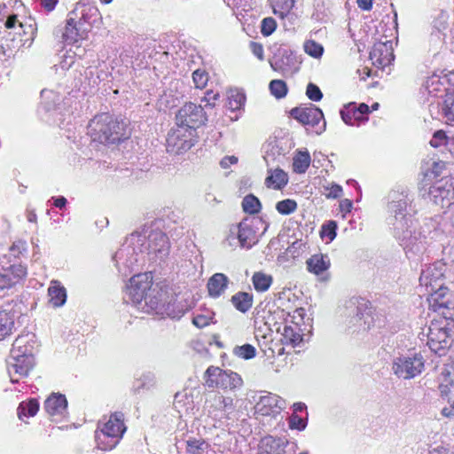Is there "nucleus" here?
Returning a JSON list of instances; mask_svg holds the SVG:
<instances>
[{
  "label": "nucleus",
  "mask_w": 454,
  "mask_h": 454,
  "mask_svg": "<svg viewBox=\"0 0 454 454\" xmlns=\"http://www.w3.org/2000/svg\"><path fill=\"white\" fill-rule=\"evenodd\" d=\"M44 410L51 418H63L67 413V401L64 395L51 394L44 402Z\"/></svg>",
  "instance_id": "393cba45"
},
{
  "label": "nucleus",
  "mask_w": 454,
  "mask_h": 454,
  "mask_svg": "<svg viewBox=\"0 0 454 454\" xmlns=\"http://www.w3.org/2000/svg\"><path fill=\"white\" fill-rule=\"evenodd\" d=\"M231 303L237 310L246 313L253 305V295L247 292H239L231 297Z\"/></svg>",
  "instance_id": "f704fd0d"
},
{
  "label": "nucleus",
  "mask_w": 454,
  "mask_h": 454,
  "mask_svg": "<svg viewBox=\"0 0 454 454\" xmlns=\"http://www.w3.org/2000/svg\"><path fill=\"white\" fill-rule=\"evenodd\" d=\"M62 37L64 42L67 44L74 43L82 38V35L79 32L77 22L74 18L69 17L67 19Z\"/></svg>",
  "instance_id": "72a5a7b5"
},
{
  "label": "nucleus",
  "mask_w": 454,
  "mask_h": 454,
  "mask_svg": "<svg viewBox=\"0 0 454 454\" xmlns=\"http://www.w3.org/2000/svg\"><path fill=\"white\" fill-rule=\"evenodd\" d=\"M452 366H443L438 378L439 390L442 397L445 398L450 406L442 408V414L446 418H454V381L451 378Z\"/></svg>",
  "instance_id": "2eb2a0df"
},
{
  "label": "nucleus",
  "mask_w": 454,
  "mask_h": 454,
  "mask_svg": "<svg viewBox=\"0 0 454 454\" xmlns=\"http://www.w3.org/2000/svg\"><path fill=\"white\" fill-rule=\"evenodd\" d=\"M427 199L435 205L442 207H449L454 203V185L449 182L439 181L428 188L427 193Z\"/></svg>",
  "instance_id": "6ab92c4d"
},
{
  "label": "nucleus",
  "mask_w": 454,
  "mask_h": 454,
  "mask_svg": "<svg viewBox=\"0 0 454 454\" xmlns=\"http://www.w3.org/2000/svg\"><path fill=\"white\" fill-rule=\"evenodd\" d=\"M192 81L196 88H204L208 82V74L205 70L197 69L192 73Z\"/></svg>",
  "instance_id": "de8ad7c7"
},
{
  "label": "nucleus",
  "mask_w": 454,
  "mask_h": 454,
  "mask_svg": "<svg viewBox=\"0 0 454 454\" xmlns=\"http://www.w3.org/2000/svg\"><path fill=\"white\" fill-rule=\"evenodd\" d=\"M311 159L309 152H299L294 157L293 168L295 173L303 174L309 167Z\"/></svg>",
  "instance_id": "4c0bfd02"
},
{
  "label": "nucleus",
  "mask_w": 454,
  "mask_h": 454,
  "mask_svg": "<svg viewBox=\"0 0 454 454\" xmlns=\"http://www.w3.org/2000/svg\"><path fill=\"white\" fill-rule=\"evenodd\" d=\"M86 79L88 80L89 86L95 88L98 85L100 81H102L104 78L101 77V75L98 74V71L97 68L89 67L85 71Z\"/></svg>",
  "instance_id": "8fccbe9b"
},
{
  "label": "nucleus",
  "mask_w": 454,
  "mask_h": 454,
  "mask_svg": "<svg viewBox=\"0 0 454 454\" xmlns=\"http://www.w3.org/2000/svg\"><path fill=\"white\" fill-rule=\"evenodd\" d=\"M427 454H454L452 451H450L448 449H445L443 447H435L429 450Z\"/></svg>",
  "instance_id": "774afa93"
},
{
  "label": "nucleus",
  "mask_w": 454,
  "mask_h": 454,
  "mask_svg": "<svg viewBox=\"0 0 454 454\" xmlns=\"http://www.w3.org/2000/svg\"><path fill=\"white\" fill-rule=\"evenodd\" d=\"M452 366H443L438 378L439 390L442 397L445 398L450 406L442 408V414L446 418H454V381L451 378Z\"/></svg>",
  "instance_id": "dca6fc26"
},
{
  "label": "nucleus",
  "mask_w": 454,
  "mask_h": 454,
  "mask_svg": "<svg viewBox=\"0 0 454 454\" xmlns=\"http://www.w3.org/2000/svg\"><path fill=\"white\" fill-rule=\"evenodd\" d=\"M252 281L256 291L265 292L272 284V277L262 272H255L252 278Z\"/></svg>",
  "instance_id": "ea45409f"
},
{
  "label": "nucleus",
  "mask_w": 454,
  "mask_h": 454,
  "mask_svg": "<svg viewBox=\"0 0 454 454\" xmlns=\"http://www.w3.org/2000/svg\"><path fill=\"white\" fill-rule=\"evenodd\" d=\"M196 143L194 130L185 127L172 129L167 137V152L171 154H182L189 151Z\"/></svg>",
  "instance_id": "9d476101"
},
{
  "label": "nucleus",
  "mask_w": 454,
  "mask_h": 454,
  "mask_svg": "<svg viewBox=\"0 0 454 454\" xmlns=\"http://www.w3.org/2000/svg\"><path fill=\"white\" fill-rule=\"evenodd\" d=\"M209 416L221 426L230 419V413L234 410L233 399L219 392H212L206 401Z\"/></svg>",
  "instance_id": "9b49d317"
},
{
  "label": "nucleus",
  "mask_w": 454,
  "mask_h": 454,
  "mask_svg": "<svg viewBox=\"0 0 454 454\" xmlns=\"http://www.w3.org/2000/svg\"><path fill=\"white\" fill-rule=\"evenodd\" d=\"M442 110L446 118V121L449 124H454V97H448L444 100Z\"/></svg>",
  "instance_id": "49530a36"
},
{
  "label": "nucleus",
  "mask_w": 454,
  "mask_h": 454,
  "mask_svg": "<svg viewBox=\"0 0 454 454\" xmlns=\"http://www.w3.org/2000/svg\"><path fill=\"white\" fill-rule=\"evenodd\" d=\"M276 209L281 215H290L297 209V203L294 200L286 199L276 204Z\"/></svg>",
  "instance_id": "a18cd8bd"
},
{
  "label": "nucleus",
  "mask_w": 454,
  "mask_h": 454,
  "mask_svg": "<svg viewBox=\"0 0 454 454\" xmlns=\"http://www.w3.org/2000/svg\"><path fill=\"white\" fill-rule=\"evenodd\" d=\"M37 348L36 337L32 333H22L15 339L8 365V372L12 382L18 381V379L13 378V374L20 377L28 374L35 364V354Z\"/></svg>",
  "instance_id": "7ed1b4c3"
},
{
  "label": "nucleus",
  "mask_w": 454,
  "mask_h": 454,
  "mask_svg": "<svg viewBox=\"0 0 454 454\" xmlns=\"http://www.w3.org/2000/svg\"><path fill=\"white\" fill-rule=\"evenodd\" d=\"M306 95L312 101H319L323 98V93L321 92L318 86L314 83H309L306 90Z\"/></svg>",
  "instance_id": "5fc2aeb1"
},
{
  "label": "nucleus",
  "mask_w": 454,
  "mask_h": 454,
  "mask_svg": "<svg viewBox=\"0 0 454 454\" xmlns=\"http://www.w3.org/2000/svg\"><path fill=\"white\" fill-rule=\"evenodd\" d=\"M49 302L54 307L63 306L67 301L66 288L58 280H51L48 288Z\"/></svg>",
  "instance_id": "c756f323"
},
{
  "label": "nucleus",
  "mask_w": 454,
  "mask_h": 454,
  "mask_svg": "<svg viewBox=\"0 0 454 454\" xmlns=\"http://www.w3.org/2000/svg\"><path fill=\"white\" fill-rule=\"evenodd\" d=\"M304 51L312 58L319 59L324 53V47L312 39H308L303 43Z\"/></svg>",
  "instance_id": "a19ab883"
},
{
  "label": "nucleus",
  "mask_w": 454,
  "mask_h": 454,
  "mask_svg": "<svg viewBox=\"0 0 454 454\" xmlns=\"http://www.w3.org/2000/svg\"><path fill=\"white\" fill-rule=\"evenodd\" d=\"M370 59L378 67H385L390 65L394 59L391 43L387 41L385 43L379 42L374 43L370 52Z\"/></svg>",
  "instance_id": "b1692460"
},
{
  "label": "nucleus",
  "mask_w": 454,
  "mask_h": 454,
  "mask_svg": "<svg viewBox=\"0 0 454 454\" xmlns=\"http://www.w3.org/2000/svg\"><path fill=\"white\" fill-rule=\"evenodd\" d=\"M449 137L442 130H438L434 132L433 135L430 145L434 148H440L441 150L444 148V145L448 140Z\"/></svg>",
  "instance_id": "09e8293b"
},
{
  "label": "nucleus",
  "mask_w": 454,
  "mask_h": 454,
  "mask_svg": "<svg viewBox=\"0 0 454 454\" xmlns=\"http://www.w3.org/2000/svg\"><path fill=\"white\" fill-rule=\"evenodd\" d=\"M370 112L369 106L366 104H360L356 109H354L353 115L354 119L360 120L363 118L364 114H367Z\"/></svg>",
  "instance_id": "052dcab7"
},
{
  "label": "nucleus",
  "mask_w": 454,
  "mask_h": 454,
  "mask_svg": "<svg viewBox=\"0 0 454 454\" xmlns=\"http://www.w3.org/2000/svg\"><path fill=\"white\" fill-rule=\"evenodd\" d=\"M177 127H185L194 130L203 125L206 121V114L201 106L194 103H186L177 112L176 115Z\"/></svg>",
  "instance_id": "ddd939ff"
},
{
  "label": "nucleus",
  "mask_w": 454,
  "mask_h": 454,
  "mask_svg": "<svg viewBox=\"0 0 454 454\" xmlns=\"http://www.w3.org/2000/svg\"><path fill=\"white\" fill-rule=\"evenodd\" d=\"M234 234L238 235L239 247L242 248H251L258 241L254 227L248 222H241L234 225Z\"/></svg>",
  "instance_id": "bb28decb"
},
{
  "label": "nucleus",
  "mask_w": 454,
  "mask_h": 454,
  "mask_svg": "<svg viewBox=\"0 0 454 454\" xmlns=\"http://www.w3.org/2000/svg\"><path fill=\"white\" fill-rule=\"evenodd\" d=\"M285 400L280 396L268 393L260 396L254 405V411L258 416H275L285 408Z\"/></svg>",
  "instance_id": "412c9836"
},
{
  "label": "nucleus",
  "mask_w": 454,
  "mask_h": 454,
  "mask_svg": "<svg viewBox=\"0 0 454 454\" xmlns=\"http://www.w3.org/2000/svg\"><path fill=\"white\" fill-rule=\"evenodd\" d=\"M219 98V93H215L212 90H209L206 93V96L203 98L202 101L205 102V106L213 107L215 104V101Z\"/></svg>",
  "instance_id": "bf43d9fd"
},
{
  "label": "nucleus",
  "mask_w": 454,
  "mask_h": 454,
  "mask_svg": "<svg viewBox=\"0 0 454 454\" xmlns=\"http://www.w3.org/2000/svg\"><path fill=\"white\" fill-rule=\"evenodd\" d=\"M245 102V97L242 94H236L235 96H231L230 98V107L233 110L239 109Z\"/></svg>",
  "instance_id": "4d7b16f0"
},
{
  "label": "nucleus",
  "mask_w": 454,
  "mask_h": 454,
  "mask_svg": "<svg viewBox=\"0 0 454 454\" xmlns=\"http://www.w3.org/2000/svg\"><path fill=\"white\" fill-rule=\"evenodd\" d=\"M353 111H354V107L348 109V111L340 112L341 118H342L343 121L348 125H354V123L352 121V118H354Z\"/></svg>",
  "instance_id": "e2e57ef3"
},
{
  "label": "nucleus",
  "mask_w": 454,
  "mask_h": 454,
  "mask_svg": "<svg viewBox=\"0 0 454 454\" xmlns=\"http://www.w3.org/2000/svg\"><path fill=\"white\" fill-rule=\"evenodd\" d=\"M291 115L294 119L305 126H309L313 131L319 135L325 129V121L321 109L310 104L305 107H295L291 110Z\"/></svg>",
  "instance_id": "f8f14e48"
},
{
  "label": "nucleus",
  "mask_w": 454,
  "mask_h": 454,
  "mask_svg": "<svg viewBox=\"0 0 454 454\" xmlns=\"http://www.w3.org/2000/svg\"><path fill=\"white\" fill-rule=\"evenodd\" d=\"M353 207V203L348 199H344L340 202V211L344 214L349 213Z\"/></svg>",
  "instance_id": "0e129e2a"
},
{
  "label": "nucleus",
  "mask_w": 454,
  "mask_h": 454,
  "mask_svg": "<svg viewBox=\"0 0 454 454\" xmlns=\"http://www.w3.org/2000/svg\"><path fill=\"white\" fill-rule=\"evenodd\" d=\"M449 152L454 156V137H449L442 152Z\"/></svg>",
  "instance_id": "338daca9"
},
{
  "label": "nucleus",
  "mask_w": 454,
  "mask_h": 454,
  "mask_svg": "<svg viewBox=\"0 0 454 454\" xmlns=\"http://www.w3.org/2000/svg\"><path fill=\"white\" fill-rule=\"evenodd\" d=\"M366 309V302L364 300L353 298L349 300L346 306L345 315L350 317L349 324L356 325L364 317Z\"/></svg>",
  "instance_id": "cd10ccee"
},
{
  "label": "nucleus",
  "mask_w": 454,
  "mask_h": 454,
  "mask_svg": "<svg viewBox=\"0 0 454 454\" xmlns=\"http://www.w3.org/2000/svg\"><path fill=\"white\" fill-rule=\"evenodd\" d=\"M268 173L269 175L265 179L267 187L280 190L288 182L286 173L278 168H276L275 169H269Z\"/></svg>",
  "instance_id": "2f4dec72"
},
{
  "label": "nucleus",
  "mask_w": 454,
  "mask_h": 454,
  "mask_svg": "<svg viewBox=\"0 0 454 454\" xmlns=\"http://www.w3.org/2000/svg\"><path fill=\"white\" fill-rule=\"evenodd\" d=\"M229 279L223 273L214 274L207 282L208 294L213 298L221 296L228 286Z\"/></svg>",
  "instance_id": "7c9ffc66"
},
{
  "label": "nucleus",
  "mask_w": 454,
  "mask_h": 454,
  "mask_svg": "<svg viewBox=\"0 0 454 454\" xmlns=\"http://www.w3.org/2000/svg\"><path fill=\"white\" fill-rule=\"evenodd\" d=\"M27 268L22 264H12L0 269V295H5L9 291L21 284L26 277Z\"/></svg>",
  "instance_id": "f3484780"
},
{
  "label": "nucleus",
  "mask_w": 454,
  "mask_h": 454,
  "mask_svg": "<svg viewBox=\"0 0 454 454\" xmlns=\"http://www.w3.org/2000/svg\"><path fill=\"white\" fill-rule=\"evenodd\" d=\"M18 303H8L0 309V340L10 335L15 326V320L20 314Z\"/></svg>",
  "instance_id": "5701e85b"
},
{
  "label": "nucleus",
  "mask_w": 454,
  "mask_h": 454,
  "mask_svg": "<svg viewBox=\"0 0 454 454\" xmlns=\"http://www.w3.org/2000/svg\"><path fill=\"white\" fill-rule=\"evenodd\" d=\"M296 0H270V4L275 14L284 19L294 6Z\"/></svg>",
  "instance_id": "58836bf2"
},
{
  "label": "nucleus",
  "mask_w": 454,
  "mask_h": 454,
  "mask_svg": "<svg viewBox=\"0 0 454 454\" xmlns=\"http://www.w3.org/2000/svg\"><path fill=\"white\" fill-rule=\"evenodd\" d=\"M269 88L271 94L277 98H282L287 93L286 83L282 80H272Z\"/></svg>",
  "instance_id": "c03bdc74"
},
{
  "label": "nucleus",
  "mask_w": 454,
  "mask_h": 454,
  "mask_svg": "<svg viewBox=\"0 0 454 454\" xmlns=\"http://www.w3.org/2000/svg\"><path fill=\"white\" fill-rule=\"evenodd\" d=\"M450 332L445 321L432 322L427 333V346L431 351L444 355L453 340Z\"/></svg>",
  "instance_id": "1a4fd4ad"
},
{
  "label": "nucleus",
  "mask_w": 454,
  "mask_h": 454,
  "mask_svg": "<svg viewBox=\"0 0 454 454\" xmlns=\"http://www.w3.org/2000/svg\"><path fill=\"white\" fill-rule=\"evenodd\" d=\"M306 265L310 273L318 276L330 268L331 262L327 254H315L306 261Z\"/></svg>",
  "instance_id": "c85d7f7f"
},
{
  "label": "nucleus",
  "mask_w": 454,
  "mask_h": 454,
  "mask_svg": "<svg viewBox=\"0 0 454 454\" xmlns=\"http://www.w3.org/2000/svg\"><path fill=\"white\" fill-rule=\"evenodd\" d=\"M205 386L209 388H220L234 391L243 385L241 376L231 370H223L218 366H209L204 373Z\"/></svg>",
  "instance_id": "0eeeda50"
},
{
  "label": "nucleus",
  "mask_w": 454,
  "mask_h": 454,
  "mask_svg": "<svg viewBox=\"0 0 454 454\" xmlns=\"http://www.w3.org/2000/svg\"><path fill=\"white\" fill-rule=\"evenodd\" d=\"M39 410V403L36 399H30L27 403L22 402L20 403L17 413L20 419L24 417H34Z\"/></svg>",
  "instance_id": "e433bc0d"
},
{
  "label": "nucleus",
  "mask_w": 454,
  "mask_h": 454,
  "mask_svg": "<svg viewBox=\"0 0 454 454\" xmlns=\"http://www.w3.org/2000/svg\"><path fill=\"white\" fill-rule=\"evenodd\" d=\"M125 124L112 115L103 113L96 115L88 125V135L94 142L103 145L115 144L125 138Z\"/></svg>",
  "instance_id": "39448f33"
},
{
  "label": "nucleus",
  "mask_w": 454,
  "mask_h": 454,
  "mask_svg": "<svg viewBox=\"0 0 454 454\" xmlns=\"http://www.w3.org/2000/svg\"><path fill=\"white\" fill-rule=\"evenodd\" d=\"M131 243L139 245L141 254L147 253L152 260L163 262L169 254L170 245L167 235L157 223L146 226L139 233L131 235Z\"/></svg>",
  "instance_id": "20e7f679"
},
{
  "label": "nucleus",
  "mask_w": 454,
  "mask_h": 454,
  "mask_svg": "<svg viewBox=\"0 0 454 454\" xmlns=\"http://www.w3.org/2000/svg\"><path fill=\"white\" fill-rule=\"evenodd\" d=\"M446 265L442 262H436L423 269L419 277V283L427 289L436 288L444 284L443 278Z\"/></svg>",
  "instance_id": "4be33fe9"
},
{
  "label": "nucleus",
  "mask_w": 454,
  "mask_h": 454,
  "mask_svg": "<svg viewBox=\"0 0 454 454\" xmlns=\"http://www.w3.org/2000/svg\"><path fill=\"white\" fill-rule=\"evenodd\" d=\"M212 317L207 315H197L193 317L192 323L198 328H204L210 325Z\"/></svg>",
  "instance_id": "6e6d98bb"
},
{
  "label": "nucleus",
  "mask_w": 454,
  "mask_h": 454,
  "mask_svg": "<svg viewBox=\"0 0 454 454\" xmlns=\"http://www.w3.org/2000/svg\"><path fill=\"white\" fill-rule=\"evenodd\" d=\"M139 253V245H133L130 237L127 244L121 246L113 257L119 272L128 275L133 271L138 262Z\"/></svg>",
  "instance_id": "4468645a"
},
{
  "label": "nucleus",
  "mask_w": 454,
  "mask_h": 454,
  "mask_svg": "<svg viewBox=\"0 0 454 454\" xmlns=\"http://www.w3.org/2000/svg\"><path fill=\"white\" fill-rule=\"evenodd\" d=\"M428 293L431 294L433 301H435L439 307L447 309H451V302L449 300V296H451V293L444 284L436 286V288L428 289Z\"/></svg>",
  "instance_id": "473e14b6"
},
{
  "label": "nucleus",
  "mask_w": 454,
  "mask_h": 454,
  "mask_svg": "<svg viewBox=\"0 0 454 454\" xmlns=\"http://www.w3.org/2000/svg\"><path fill=\"white\" fill-rule=\"evenodd\" d=\"M424 367L423 356L419 353H410L394 356L391 369L398 378L411 380L419 375Z\"/></svg>",
  "instance_id": "6e6552de"
},
{
  "label": "nucleus",
  "mask_w": 454,
  "mask_h": 454,
  "mask_svg": "<svg viewBox=\"0 0 454 454\" xmlns=\"http://www.w3.org/2000/svg\"><path fill=\"white\" fill-rule=\"evenodd\" d=\"M234 225L230 228L229 234L225 239V244L229 247L234 248L239 247V239H238V235L234 234Z\"/></svg>",
  "instance_id": "13d9d810"
},
{
  "label": "nucleus",
  "mask_w": 454,
  "mask_h": 454,
  "mask_svg": "<svg viewBox=\"0 0 454 454\" xmlns=\"http://www.w3.org/2000/svg\"><path fill=\"white\" fill-rule=\"evenodd\" d=\"M250 50L253 52V54L257 57L259 59H263V47L262 44L256 43V42H251L250 43Z\"/></svg>",
  "instance_id": "680f3d73"
},
{
  "label": "nucleus",
  "mask_w": 454,
  "mask_h": 454,
  "mask_svg": "<svg viewBox=\"0 0 454 454\" xmlns=\"http://www.w3.org/2000/svg\"><path fill=\"white\" fill-rule=\"evenodd\" d=\"M242 207L246 213L253 215L260 211L261 203L255 196L250 194L243 199Z\"/></svg>",
  "instance_id": "79ce46f5"
},
{
  "label": "nucleus",
  "mask_w": 454,
  "mask_h": 454,
  "mask_svg": "<svg viewBox=\"0 0 454 454\" xmlns=\"http://www.w3.org/2000/svg\"><path fill=\"white\" fill-rule=\"evenodd\" d=\"M166 292L159 287L158 299L160 300V306L155 309H152V312L154 311L157 314L166 315L174 319H179L189 310V306L184 301L172 298L170 301H166Z\"/></svg>",
  "instance_id": "aec40b11"
},
{
  "label": "nucleus",
  "mask_w": 454,
  "mask_h": 454,
  "mask_svg": "<svg viewBox=\"0 0 454 454\" xmlns=\"http://www.w3.org/2000/svg\"><path fill=\"white\" fill-rule=\"evenodd\" d=\"M287 444L286 438L266 435L260 441L258 454H285Z\"/></svg>",
  "instance_id": "a878e982"
},
{
  "label": "nucleus",
  "mask_w": 454,
  "mask_h": 454,
  "mask_svg": "<svg viewBox=\"0 0 454 454\" xmlns=\"http://www.w3.org/2000/svg\"><path fill=\"white\" fill-rule=\"evenodd\" d=\"M324 192L327 198L337 199L342 194V187L336 184L324 185Z\"/></svg>",
  "instance_id": "864d4df0"
},
{
  "label": "nucleus",
  "mask_w": 454,
  "mask_h": 454,
  "mask_svg": "<svg viewBox=\"0 0 454 454\" xmlns=\"http://www.w3.org/2000/svg\"><path fill=\"white\" fill-rule=\"evenodd\" d=\"M411 201L412 198L407 191L390 192L387 222L393 226L394 235L403 247L407 257L417 259L439 237L441 231L438 222L434 218L418 221L407 217V207Z\"/></svg>",
  "instance_id": "f257e3e1"
},
{
  "label": "nucleus",
  "mask_w": 454,
  "mask_h": 454,
  "mask_svg": "<svg viewBox=\"0 0 454 454\" xmlns=\"http://www.w3.org/2000/svg\"><path fill=\"white\" fill-rule=\"evenodd\" d=\"M288 425L291 429L302 431L307 427V420L296 414H292L288 419Z\"/></svg>",
  "instance_id": "603ef678"
},
{
  "label": "nucleus",
  "mask_w": 454,
  "mask_h": 454,
  "mask_svg": "<svg viewBox=\"0 0 454 454\" xmlns=\"http://www.w3.org/2000/svg\"><path fill=\"white\" fill-rule=\"evenodd\" d=\"M159 288L153 287V277L150 272L133 276L126 287L124 300L131 302L137 309L146 313L157 309L160 305Z\"/></svg>",
  "instance_id": "f03ea898"
},
{
  "label": "nucleus",
  "mask_w": 454,
  "mask_h": 454,
  "mask_svg": "<svg viewBox=\"0 0 454 454\" xmlns=\"http://www.w3.org/2000/svg\"><path fill=\"white\" fill-rule=\"evenodd\" d=\"M305 309H296L293 315H289L290 320L286 321L282 330V341L286 344L296 346L302 341V330L300 324L303 320Z\"/></svg>",
  "instance_id": "a211bd4d"
},
{
  "label": "nucleus",
  "mask_w": 454,
  "mask_h": 454,
  "mask_svg": "<svg viewBox=\"0 0 454 454\" xmlns=\"http://www.w3.org/2000/svg\"><path fill=\"white\" fill-rule=\"evenodd\" d=\"M238 162V158L235 156H226L220 161L223 168H228L231 165Z\"/></svg>",
  "instance_id": "69168bd1"
},
{
  "label": "nucleus",
  "mask_w": 454,
  "mask_h": 454,
  "mask_svg": "<svg viewBox=\"0 0 454 454\" xmlns=\"http://www.w3.org/2000/svg\"><path fill=\"white\" fill-rule=\"evenodd\" d=\"M233 354L242 359H252L256 356V349L251 344H244L242 346H236L233 348Z\"/></svg>",
  "instance_id": "37998d69"
},
{
  "label": "nucleus",
  "mask_w": 454,
  "mask_h": 454,
  "mask_svg": "<svg viewBox=\"0 0 454 454\" xmlns=\"http://www.w3.org/2000/svg\"><path fill=\"white\" fill-rule=\"evenodd\" d=\"M185 450L189 454H204L209 444L200 436H189L185 441Z\"/></svg>",
  "instance_id": "c9c22d12"
},
{
  "label": "nucleus",
  "mask_w": 454,
  "mask_h": 454,
  "mask_svg": "<svg viewBox=\"0 0 454 454\" xmlns=\"http://www.w3.org/2000/svg\"><path fill=\"white\" fill-rule=\"evenodd\" d=\"M277 24L274 19L265 18L262 20L261 33L264 36L270 35L276 29Z\"/></svg>",
  "instance_id": "3c124183"
},
{
  "label": "nucleus",
  "mask_w": 454,
  "mask_h": 454,
  "mask_svg": "<svg viewBox=\"0 0 454 454\" xmlns=\"http://www.w3.org/2000/svg\"><path fill=\"white\" fill-rule=\"evenodd\" d=\"M125 431L123 414H111L106 421L98 423L95 434L98 448L104 451L112 450L120 442Z\"/></svg>",
  "instance_id": "423d86ee"
}]
</instances>
